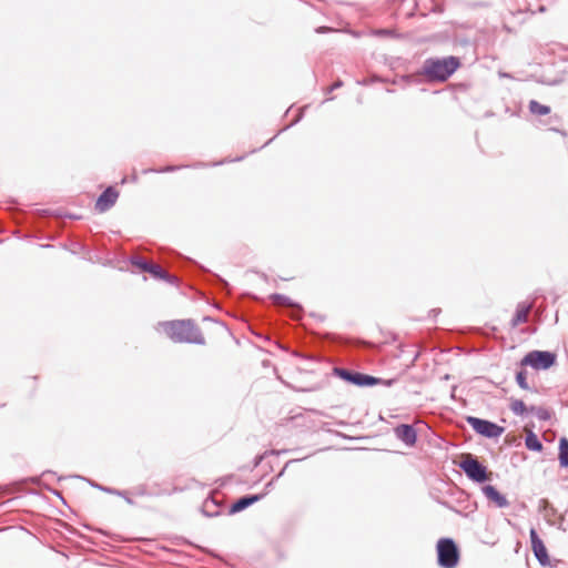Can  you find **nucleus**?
Wrapping results in <instances>:
<instances>
[{
  "mask_svg": "<svg viewBox=\"0 0 568 568\" xmlns=\"http://www.w3.org/2000/svg\"><path fill=\"white\" fill-rule=\"evenodd\" d=\"M460 67V60L457 57L429 58L423 63L418 74L430 82H445Z\"/></svg>",
  "mask_w": 568,
  "mask_h": 568,
  "instance_id": "1",
  "label": "nucleus"
},
{
  "mask_svg": "<svg viewBox=\"0 0 568 568\" xmlns=\"http://www.w3.org/2000/svg\"><path fill=\"white\" fill-rule=\"evenodd\" d=\"M160 331L175 343L203 344L204 338L191 321H172L160 324Z\"/></svg>",
  "mask_w": 568,
  "mask_h": 568,
  "instance_id": "2",
  "label": "nucleus"
},
{
  "mask_svg": "<svg viewBox=\"0 0 568 568\" xmlns=\"http://www.w3.org/2000/svg\"><path fill=\"white\" fill-rule=\"evenodd\" d=\"M438 565L443 568H455L459 562V549L450 538H440L436 545Z\"/></svg>",
  "mask_w": 568,
  "mask_h": 568,
  "instance_id": "3",
  "label": "nucleus"
},
{
  "mask_svg": "<svg viewBox=\"0 0 568 568\" xmlns=\"http://www.w3.org/2000/svg\"><path fill=\"white\" fill-rule=\"evenodd\" d=\"M556 363V354L547 351H531L520 361L523 367L530 366L536 371L548 369Z\"/></svg>",
  "mask_w": 568,
  "mask_h": 568,
  "instance_id": "4",
  "label": "nucleus"
},
{
  "mask_svg": "<svg viewBox=\"0 0 568 568\" xmlns=\"http://www.w3.org/2000/svg\"><path fill=\"white\" fill-rule=\"evenodd\" d=\"M467 423L474 428V430L481 436L488 438H497L504 433V427L498 426L495 423H491L486 419H480L477 417L468 416L466 418Z\"/></svg>",
  "mask_w": 568,
  "mask_h": 568,
  "instance_id": "5",
  "label": "nucleus"
},
{
  "mask_svg": "<svg viewBox=\"0 0 568 568\" xmlns=\"http://www.w3.org/2000/svg\"><path fill=\"white\" fill-rule=\"evenodd\" d=\"M338 375L343 379L348 381L357 386H373V385H378V384H383L385 386H390L394 382L393 379L384 381V379L376 378L374 376L362 374V373H351L346 369L338 371Z\"/></svg>",
  "mask_w": 568,
  "mask_h": 568,
  "instance_id": "6",
  "label": "nucleus"
},
{
  "mask_svg": "<svg viewBox=\"0 0 568 568\" xmlns=\"http://www.w3.org/2000/svg\"><path fill=\"white\" fill-rule=\"evenodd\" d=\"M460 467L473 480L483 483L488 479L486 467L470 456L462 462Z\"/></svg>",
  "mask_w": 568,
  "mask_h": 568,
  "instance_id": "7",
  "label": "nucleus"
},
{
  "mask_svg": "<svg viewBox=\"0 0 568 568\" xmlns=\"http://www.w3.org/2000/svg\"><path fill=\"white\" fill-rule=\"evenodd\" d=\"M510 410L518 416H523L527 413L536 414L541 419H547L549 417V414L546 409L541 407H535L530 406L527 407V405L524 403V400L518 398H510L509 403Z\"/></svg>",
  "mask_w": 568,
  "mask_h": 568,
  "instance_id": "8",
  "label": "nucleus"
},
{
  "mask_svg": "<svg viewBox=\"0 0 568 568\" xmlns=\"http://www.w3.org/2000/svg\"><path fill=\"white\" fill-rule=\"evenodd\" d=\"M529 535L531 541V549L535 557L540 562V565L548 566L550 564V558L544 541L539 538L536 529L534 528L530 529Z\"/></svg>",
  "mask_w": 568,
  "mask_h": 568,
  "instance_id": "9",
  "label": "nucleus"
},
{
  "mask_svg": "<svg viewBox=\"0 0 568 568\" xmlns=\"http://www.w3.org/2000/svg\"><path fill=\"white\" fill-rule=\"evenodd\" d=\"M119 197V192L113 187L109 186L97 200L95 210L100 213H104L112 207Z\"/></svg>",
  "mask_w": 568,
  "mask_h": 568,
  "instance_id": "10",
  "label": "nucleus"
},
{
  "mask_svg": "<svg viewBox=\"0 0 568 568\" xmlns=\"http://www.w3.org/2000/svg\"><path fill=\"white\" fill-rule=\"evenodd\" d=\"M133 264L144 272H149L155 278H166V272L158 264L146 262L142 258L133 260Z\"/></svg>",
  "mask_w": 568,
  "mask_h": 568,
  "instance_id": "11",
  "label": "nucleus"
},
{
  "mask_svg": "<svg viewBox=\"0 0 568 568\" xmlns=\"http://www.w3.org/2000/svg\"><path fill=\"white\" fill-rule=\"evenodd\" d=\"M395 435L408 446H413L416 443L417 435L410 425L403 424L397 426L395 428Z\"/></svg>",
  "mask_w": 568,
  "mask_h": 568,
  "instance_id": "12",
  "label": "nucleus"
},
{
  "mask_svg": "<svg viewBox=\"0 0 568 568\" xmlns=\"http://www.w3.org/2000/svg\"><path fill=\"white\" fill-rule=\"evenodd\" d=\"M483 491L487 499L494 503L497 507L504 508L509 505L507 498L500 494L494 486L487 485L483 488Z\"/></svg>",
  "mask_w": 568,
  "mask_h": 568,
  "instance_id": "13",
  "label": "nucleus"
},
{
  "mask_svg": "<svg viewBox=\"0 0 568 568\" xmlns=\"http://www.w3.org/2000/svg\"><path fill=\"white\" fill-rule=\"evenodd\" d=\"M262 498V495H252V496H245L236 500L231 506V513H239L244 510L246 507L253 505L254 503L258 501Z\"/></svg>",
  "mask_w": 568,
  "mask_h": 568,
  "instance_id": "14",
  "label": "nucleus"
},
{
  "mask_svg": "<svg viewBox=\"0 0 568 568\" xmlns=\"http://www.w3.org/2000/svg\"><path fill=\"white\" fill-rule=\"evenodd\" d=\"M525 432L527 434L526 436V447L530 450L540 452L542 449V444L538 439V437L529 429L525 428Z\"/></svg>",
  "mask_w": 568,
  "mask_h": 568,
  "instance_id": "15",
  "label": "nucleus"
},
{
  "mask_svg": "<svg viewBox=\"0 0 568 568\" xmlns=\"http://www.w3.org/2000/svg\"><path fill=\"white\" fill-rule=\"evenodd\" d=\"M559 463L562 467H568V439L565 437L559 440Z\"/></svg>",
  "mask_w": 568,
  "mask_h": 568,
  "instance_id": "16",
  "label": "nucleus"
},
{
  "mask_svg": "<svg viewBox=\"0 0 568 568\" xmlns=\"http://www.w3.org/2000/svg\"><path fill=\"white\" fill-rule=\"evenodd\" d=\"M529 312H530V305L518 307V310L515 314L514 321H513V325L517 326L521 323L527 322Z\"/></svg>",
  "mask_w": 568,
  "mask_h": 568,
  "instance_id": "17",
  "label": "nucleus"
},
{
  "mask_svg": "<svg viewBox=\"0 0 568 568\" xmlns=\"http://www.w3.org/2000/svg\"><path fill=\"white\" fill-rule=\"evenodd\" d=\"M528 108H529V111L532 114H536V115H547V114L550 113V108L549 106L540 104L536 100H531L529 102Z\"/></svg>",
  "mask_w": 568,
  "mask_h": 568,
  "instance_id": "18",
  "label": "nucleus"
},
{
  "mask_svg": "<svg viewBox=\"0 0 568 568\" xmlns=\"http://www.w3.org/2000/svg\"><path fill=\"white\" fill-rule=\"evenodd\" d=\"M517 384L520 388L528 390L529 385L527 383V372L525 369H521L516 375Z\"/></svg>",
  "mask_w": 568,
  "mask_h": 568,
  "instance_id": "19",
  "label": "nucleus"
},
{
  "mask_svg": "<svg viewBox=\"0 0 568 568\" xmlns=\"http://www.w3.org/2000/svg\"><path fill=\"white\" fill-rule=\"evenodd\" d=\"M379 33H381V34H383V36H386V34H388V31H386V30H381V31H379Z\"/></svg>",
  "mask_w": 568,
  "mask_h": 568,
  "instance_id": "20",
  "label": "nucleus"
},
{
  "mask_svg": "<svg viewBox=\"0 0 568 568\" xmlns=\"http://www.w3.org/2000/svg\"><path fill=\"white\" fill-rule=\"evenodd\" d=\"M171 170H173V168H166L163 171H171Z\"/></svg>",
  "mask_w": 568,
  "mask_h": 568,
  "instance_id": "21",
  "label": "nucleus"
},
{
  "mask_svg": "<svg viewBox=\"0 0 568 568\" xmlns=\"http://www.w3.org/2000/svg\"><path fill=\"white\" fill-rule=\"evenodd\" d=\"M6 407V404H0V408H4Z\"/></svg>",
  "mask_w": 568,
  "mask_h": 568,
  "instance_id": "22",
  "label": "nucleus"
}]
</instances>
